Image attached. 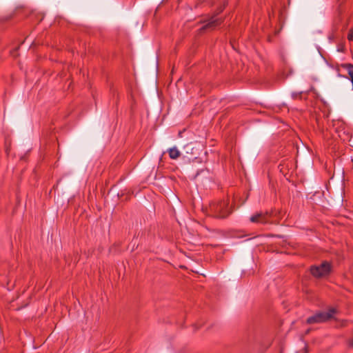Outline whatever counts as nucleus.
I'll return each mask as SVG.
<instances>
[{
    "mask_svg": "<svg viewBox=\"0 0 353 353\" xmlns=\"http://www.w3.org/2000/svg\"><path fill=\"white\" fill-rule=\"evenodd\" d=\"M350 345L353 347V339L350 341Z\"/></svg>",
    "mask_w": 353,
    "mask_h": 353,
    "instance_id": "obj_10",
    "label": "nucleus"
},
{
    "mask_svg": "<svg viewBox=\"0 0 353 353\" xmlns=\"http://www.w3.org/2000/svg\"><path fill=\"white\" fill-rule=\"evenodd\" d=\"M335 312L336 310L334 308H330L327 312H317L313 316L307 318V323L309 324H313L325 322L332 319Z\"/></svg>",
    "mask_w": 353,
    "mask_h": 353,
    "instance_id": "obj_2",
    "label": "nucleus"
},
{
    "mask_svg": "<svg viewBox=\"0 0 353 353\" xmlns=\"http://www.w3.org/2000/svg\"><path fill=\"white\" fill-rule=\"evenodd\" d=\"M228 204L229 203L226 200L213 201L210 204L209 212L214 217L225 218L230 213Z\"/></svg>",
    "mask_w": 353,
    "mask_h": 353,
    "instance_id": "obj_1",
    "label": "nucleus"
},
{
    "mask_svg": "<svg viewBox=\"0 0 353 353\" xmlns=\"http://www.w3.org/2000/svg\"><path fill=\"white\" fill-rule=\"evenodd\" d=\"M331 271V265L327 261L323 262L319 265H314L310 268V272L316 278H321L327 276Z\"/></svg>",
    "mask_w": 353,
    "mask_h": 353,
    "instance_id": "obj_3",
    "label": "nucleus"
},
{
    "mask_svg": "<svg viewBox=\"0 0 353 353\" xmlns=\"http://www.w3.org/2000/svg\"><path fill=\"white\" fill-rule=\"evenodd\" d=\"M169 157L172 159H176L180 157L181 152L179 150L176 148L173 147L170 148L168 150Z\"/></svg>",
    "mask_w": 353,
    "mask_h": 353,
    "instance_id": "obj_7",
    "label": "nucleus"
},
{
    "mask_svg": "<svg viewBox=\"0 0 353 353\" xmlns=\"http://www.w3.org/2000/svg\"><path fill=\"white\" fill-rule=\"evenodd\" d=\"M225 7V4H224L223 6H221V7L219 8V10H218V12H217V14L221 13V12L224 10Z\"/></svg>",
    "mask_w": 353,
    "mask_h": 353,
    "instance_id": "obj_9",
    "label": "nucleus"
},
{
    "mask_svg": "<svg viewBox=\"0 0 353 353\" xmlns=\"http://www.w3.org/2000/svg\"><path fill=\"white\" fill-rule=\"evenodd\" d=\"M341 67L347 71L348 75L350 77L349 79L352 83L353 88V65L351 63H343L341 64Z\"/></svg>",
    "mask_w": 353,
    "mask_h": 353,
    "instance_id": "obj_6",
    "label": "nucleus"
},
{
    "mask_svg": "<svg viewBox=\"0 0 353 353\" xmlns=\"http://www.w3.org/2000/svg\"><path fill=\"white\" fill-rule=\"evenodd\" d=\"M347 39L349 41H353V28H351L349 30V32L347 34Z\"/></svg>",
    "mask_w": 353,
    "mask_h": 353,
    "instance_id": "obj_8",
    "label": "nucleus"
},
{
    "mask_svg": "<svg viewBox=\"0 0 353 353\" xmlns=\"http://www.w3.org/2000/svg\"><path fill=\"white\" fill-rule=\"evenodd\" d=\"M222 22H223L222 19L218 18L216 15L212 16V17H210L208 19V23L201 28L200 30L204 31V30H214L216 26H219Z\"/></svg>",
    "mask_w": 353,
    "mask_h": 353,
    "instance_id": "obj_4",
    "label": "nucleus"
},
{
    "mask_svg": "<svg viewBox=\"0 0 353 353\" xmlns=\"http://www.w3.org/2000/svg\"><path fill=\"white\" fill-rule=\"evenodd\" d=\"M270 215V214L267 212L265 213L259 212L252 216L250 220L252 223H266L268 221V217Z\"/></svg>",
    "mask_w": 353,
    "mask_h": 353,
    "instance_id": "obj_5",
    "label": "nucleus"
}]
</instances>
